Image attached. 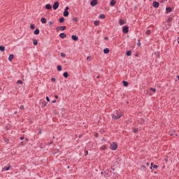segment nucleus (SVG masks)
Returning <instances> with one entry per match:
<instances>
[{"instance_id":"nucleus-53","label":"nucleus","mask_w":179,"mask_h":179,"mask_svg":"<svg viewBox=\"0 0 179 179\" xmlns=\"http://www.w3.org/2000/svg\"><path fill=\"white\" fill-rule=\"evenodd\" d=\"M5 142H6V143H9V139H6V140H5Z\"/></svg>"},{"instance_id":"nucleus-39","label":"nucleus","mask_w":179,"mask_h":179,"mask_svg":"<svg viewBox=\"0 0 179 179\" xmlns=\"http://www.w3.org/2000/svg\"><path fill=\"white\" fill-rule=\"evenodd\" d=\"M10 169V166L4 167V169L6 170V171H8V170H9Z\"/></svg>"},{"instance_id":"nucleus-8","label":"nucleus","mask_w":179,"mask_h":179,"mask_svg":"<svg viewBox=\"0 0 179 179\" xmlns=\"http://www.w3.org/2000/svg\"><path fill=\"white\" fill-rule=\"evenodd\" d=\"M159 5H160V3L157 1H153L152 3V6H154L155 8H159Z\"/></svg>"},{"instance_id":"nucleus-54","label":"nucleus","mask_w":179,"mask_h":179,"mask_svg":"<svg viewBox=\"0 0 179 179\" xmlns=\"http://www.w3.org/2000/svg\"><path fill=\"white\" fill-rule=\"evenodd\" d=\"M46 101H50V97L46 96Z\"/></svg>"},{"instance_id":"nucleus-26","label":"nucleus","mask_w":179,"mask_h":179,"mask_svg":"<svg viewBox=\"0 0 179 179\" xmlns=\"http://www.w3.org/2000/svg\"><path fill=\"white\" fill-rule=\"evenodd\" d=\"M33 44H34V45H38V41H37L36 39H33Z\"/></svg>"},{"instance_id":"nucleus-4","label":"nucleus","mask_w":179,"mask_h":179,"mask_svg":"<svg viewBox=\"0 0 179 179\" xmlns=\"http://www.w3.org/2000/svg\"><path fill=\"white\" fill-rule=\"evenodd\" d=\"M129 31V27L124 26L122 27V33H124V34H128Z\"/></svg>"},{"instance_id":"nucleus-57","label":"nucleus","mask_w":179,"mask_h":179,"mask_svg":"<svg viewBox=\"0 0 179 179\" xmlns=\"http://www.w3.org/2000/svg\"><path fill=\"white\" fill-rule=\"evenodd\" d=\"M95 138H99V134L97 133L95 134Z\"/></svg>"},{"instance_id":"nucleus-42","label":"nucleus","mask_w":179,"mask_h":179,"mask_svg":"<svg viewBox=\"0 0 179 179\" xmlns=\"http://www.w3.org/2000/svg\"><path fill=\"white\" fill-rule=\"evenodd\" d=\"M150 90L154 93H156V88H150Z\"/></svg>"},{"instance_id":"nucleus-32","label":"nucleus","mask_w":179,"mask_h":179,"mask_svg":"<svg viewBox=\"0 0 179 179\" xmlns=\"http://www.w3.org/2000/svg\"><path fill=\"white\" fill-rule=\"evenodd\" d=\"M171 22H173V17H169L167 19V22H168V23H171Z\"/></svg>"},{"instance_id":"nucleus-43","label":"nucleus","mask_w":179,"mask_h":179,"mask_svg":"<svg viewBox=\"0 0 179 179\" xmlns=\"http://www.w3.org/2000/svg\"><path fill=\"white\" fill-rule=\"evenodd\" d=\"M141 169H143V170H146V166L142 165Z\"/></svg>"},{"instance_id":"nucleus-20","label":"nucleus","mask_w":179,"mask_h":179,"mask_svg":"<svg viewBox=\"0 0 179 179\" xmlns=\"http://www.w3.org/2000/svg\"><path fill=\"white\" fill-rule=\"evenodd\" d=\"M41 103L42 104V108H44V107L47 106V102L45 101H42Z\"/></svg>"},{"instance_id":"nucleus-7","label":"nucleus","mask_w":179,"mask_h":179,"mask_svg":"<svg viewBox=\"0 0 179 179\" xmlns=\"http://www.w3.org/2000/svg\"><path fill=\"white\" fill-rule=\"evenodd\" d=\"M98 3H99V1L98 0H92L91 1H90V5H91V6H96V5H98Z\"/></svg>"},{"instance_id":"nucleus-44","label":"nucleus","mask_w":179,"mask_h":179,"mask_svg":"<svg viewBox=\"0 0 179 179\" xmlns=\"http://www.w3.org/2000/svg\"><path fill=\"white\" fill-rule=\"evenodd\" d=\"M20 110H24V106L23 105L20 106Z\"/></svg>"},{"instance_id":"nucleus-18","label":"nucleus","mask_w":179,"mask_h":179,"mask_svg":"<svg viewBox=\"0 0 179 179\" xmlns=\"http://www.w3.org/2000/svg\"><path fill=\"white\" fill-rule=\"evenodd\" d=\"M122 83H123V86H124V87H128V85H129V83L125 80H123Z\"/></svg>"},{"instance_id":"nucleus-33","label":"nucleus","mask_w":179,"mask_h":179,"mask_svg":"<svg viewBox=\"0 0 179 179\" xmlns=\"http://www.w3.org/2000/svg\"><path fill=\"white\" fill-rule=\"evenodd\" d=\"M99 19H106V15L104 14H101L99 15Z\"/></svg>"},{"instance_id":"nucleus-14","label":"nucleus","mask_w":179,"mask_h":179,"mask_svg":"<svg viewBox=\"0 0 179 179\" xmlns=\"http://www.w3.org/2000/svg\"><path fill=\"white\" fill-rule=\"evenodd\" d=\"M34 34H35V36H38V34H40V29H36L34 31Z\"/></svg>"},{"instance_id":"nucleus-52","label":"nucleus","mask_w":179,"mask_h":179,"mask_svg":"<svg viewBox=\"0 0 179 179\" xmlns=\"http://www.w3.org/2000/svg\"><path fill=\"white\" fill-rule=\"evenodd\" d=\"M152 168H153V162L151 163L150 170H152Z\"/></svg>"},{"instance_id":"nucleus-56","label":"nucleus","mask_w":179,"mask_h":179,"mask_svg":"<svg viewBox=\"0 0 179 179\" xmlns=\"http://www.w3.org/2000/svg\"><path fill=\"white\" fill-rule=\"evenodd\" d=\"M83 136V134H79L78 138H82Z\"/></svg>"},{"instance_id":"nucleus-31","label":"nucleus","mask_w":179,"mask_h":179,"mask_svg":"<svg viewBox=\"0 0 179 179\" xmlns=\"http://www.w3.org/2000/svg\"><path fill=\"white\" fill-rule=\"evenodd\" d=\"M31 30H34L36 29V25L34 24H32L30 25Z\"/></svg>"},{"instance_id":"nucleus-30","label":"nucleus","mask_w":179,"mask_h":179,"mask_svg":"<svg viewBox=\"0 0 179 179\" xmlns=\"http://www.w3.org/2000/svg\"><path fill=\"white\" fill-rule=\"evenodd\" d=\"M115 163H117V164H120V163H121V158L120 157L117 158Z\"/></svg>"},{"instance_id":"nucleus-24","label":"nucleus","mask_w":179,"mask_h":179,"mask_svg":"<svg viewBox=\"0 0 179 179\" xmlns=\"http://www.w3.org/2000/svg\"><path fill=\"white\" fill-rule=\"evenodd\" d=\"M108 52H110V49H108V48H106L103 50V53L108 54Z\"/></svg>"},{"instance_id":"nucleus-62","label":"nucleus","mask_w":179,"mask_h":179,"mask_svg":"<svg viewBox=\"0 0 179 179\" xmlns=\"http://www.w3.org/2000/svg\"><path fill=\"white\" fill-rule=\"evenodd\" d=\"M55 99H58V95H55Z\"/></svg>"},{"instance_id":"nucleus-15","label":"nucleus","mask_w":179,"mask_h":179,"mask_svg":"<svg viewBox=\"0 0 179 179\" xmlns=\"http://www.w3.org/2000/svg\"><path fill=\"white\" fill-rule=\"evenodd\" d=\"M59 37H60V38H66V34H65V33H61V34H59Z\"/></svg>"},{"instance_id":"nucleus-35","label":"nucleus","mask_w":179,"mask_h":179,"mask_svg":"<svg viewBox=\"0 0 179 179\" xmlns=\"http://www.w3.org/2000/svg\"><path fill=\"white\" fill-rule=\"evenodd\" d=\"M106 149H107V145H102V146L101 147V150H106Z\"/></svg>"},{"instance_id":"nucleus-28","label":"nucleus","mask_w":179,"mask_h":179,"mask_svg":"<svg viewBox=\"0 0 179 179\" xmlns=\"http://www.w3.org/2000/svg\"><path fill=\"white\" fill-rule=\"evenodd\" d=\"M0 51H1V52H3V51H5V46L0 45Z\"/></svg>"},{"instance_id":"nucleus-64","label":"nucleus","mask_w":179,"mask_h":179,"mask_svg":"<svg viewBox=\"0 0 179 179\" xmlns=\"http://www.w3.org/2000/svg\"><path fill=\"white\" fill-rule=\"evenodd\" d=\"M177 78L178 79V80H179V76H177Z\"/></svg>"},{"instance_id":"nucleus-2","label":"nucleus","mask_w":179,"mask_h":179,"mask_svg":"<svg viewBox=\"0 0 179 179\" xmlns=\"http://www.w3.org/2000/svg\"><path fill=\"white\" fill-rule=\"evenodd\" d=\"M110 149L111 150H117L118 149V144H117L115 142H113L112 144H110Z\"/></svg>"},{"instance_id":"nucleus-45","label":"nucleus","mask_w":179,"mask_h":179,"mask_svg":"<svg viewBox=\"0 0 179 179\" xmlns=\"http://www.w3.org/2000/svg\"><path fill=\"white\" fill-rule=\"evenodd\" d=\"M52 143H54V141L52 140L48 145L50 146V145H52Z\"/></svg>"},{"instance_id":"nucleus-49","label":"nucleus","mask_w":179,"mask_h":179,"mask_svg":"<svg viewBox=\"0 0 179 179\" xmlns=\"http://www.w3.org/2000/svg\"><path fill=\"white\" fill-rule=\"evenodd\" d=\"M85 156H87V155H89V151L85 150Z\"/></svg>"},{"instance_id":"nucleus-47","label":"nucleus","mask_w":179,"mask_h":179,"mask_svg":"<svg viewBox=\"0 0 179 179\" xmlns=\"http://www.w3.org/2000/svg\"><path fill=\"white\" fill-rule=\"evenodd\" d=\"M52 24H54V22H52V21L49 22L50 26H52Z\"/></svg>"},{"instance_id":"nucleus-22","label":"nucleus","mask_w":179,"mask_h":179,"mask_svg":"<svg viewBox=\"0 0 179 179\" xmlns=\"http://www.w3.org/2000/svg\"><path fill=\"white\" fill-rule=\"evenodd\" d=\"M63 76L66 79L68 76H69V74L68 73V72L65 71L64 73H63Z\"/></svg>"},{"instance_id":"nucleus-48","label":"nucleus","mask_w":179,"mask_h":179,"mask_svg":"<svg viewBox=\"0 0 179 179\" xmlns=\"http://www.w3.org/2000/svg\"><path fill=\"white\" fill-rule=\"evenodd\" d=\"M137 45H138V47H141V40H138Z\"/></svg>"},{"instance_id":"nucleus-10","label":"nucleus","mask_w":179,"mask_h":179,"mask_svg":"<svg viewBox=\"0 0 179 179\" xmlns=\"http://www.w3.org/2000/svg\"><path fill=\"white\" fill-rule=\"evenodd\" d=\"M45 9H47L48 10H50L51 9H52V6H51V4L48 3L45 6Z\"/></svg>"},{"instance_id":"nucleus-6","label":"nucleus","mask_w":179,"mask_h":179,"mask_svg":"<svg viewBox=\"0 0 179 179\" xmlns=\"http://www.w3.org/2000/svg\"><path fill=\"white\" fill-rule=\"evenodd\" d=\"M52 8H53L54 10H57L58 9V8H59V2L55 1L53 4Z\"/></svg>"},{"instance_id":"nucleus-5","label":"nucleus","mask_w":179,"mask_h":179,"mask_svg":"<svg viewBox=\"0 0 179 179\" xmlns=\"http://www.w3.org/2000/svg\"><path fill=\"white\" fill-rule=\"evenodd\" d=\"M57 31H64L66 30V26H61V27H56Z\"/></svg>"},{"instance_id":"nucleus-61","label":"nucleus","mask_w":179,"mask_h":179,"mask_svg":"<svg viewBox=\"0 0 179 179\" xmlns=\"http://www.w3.org/2000/svg\"><path fill=\"white\" fill-rule=\"evenodd\" d=\"M25 141H26L27 142H29V138H25Z\"/></svg>"},{"instance_id":"nucleus-40","label":"nucleus","mask_w":179,"mask_h":179,"mask_svg":"<svg viewBox=\"0 0 179 179\" xmlns=\"http://www.w3.org/2000/svg\"><path fill=\"white\" fill-rule=\"evenodd\" d=\"M78 17H74L73 18V22H78Z\"/></svg>"},{"instance_id":"nucleus-11","label":"nucleus","mask_w":179,"mask_h":179,"mask_svg":"<svg viewBox=\"0 0 179 179\" xmlns=\"http://www.w3.org/2000/svg\"><path fill=\"white\" fill-rule=\"evenodd\" d=\"M169 134L171 136H173V138H176V136H178V134L176 131H169Z\"/></svg>"},{"instance_id":"nucleus-3","label":"nucleus","mask_w":179,"mask_h":179,"mask_svg":"<svg viewBox=\"0 0 179 179\" xmlns=\"http://www.w3.org/2000/svg\"><path fill=\"white\" fill-rule=\"evenodd\" d=\"M68 10H69V7L66 6L63 13V16H64V17H68L69 16V11Z\"/></svg>"},{"instance_id":"nucleus-29","label":"nucleus","mask_w":179,"mask_h":179,"mask_svg":"<svg viewBox=\"0 0 179 179\" xmlns=\"http://www.w3.org/2000/svg\"><path fill=\"white\" fill-rule=\"evenodd\" d=\"M57 71H58L59 72H61V71H62V66L58 65V66H57Z\"/></svg>"},{"instance_id":"nucleus-60","label":"nucleus","mask_w":179,"mask_h":179,"mask_svg":"<svg viewBox=\"0 0 179 179\" xmlns=\"http://www.w3.org/2000/svg\"><path fill=\"white\" fill-rule=\"evenodd\" d=\"M104 40H108V38L107 36H105Z\"/></svg>"},{"instance_id":"nucleus-46","label":"nucleus","mask_w":179,"mask_h":179,"mask_svg":"<svg viewBox=\"0 0 179 179\" xmlns=\"http://www.w3.org/2000/svg\"><path fill=\"white\" fill-rule=\"evenodd\" d=\"M152 168H153V169H158V168H159V166H157V165H153V166H152Z\"/></svg>"},{"instance_id":"nucleus-13","label":"nucleus","mask_w":179,"mask_h":179,"mask_svg":"<svg viewBox=\"0 0 179 179\" xmlns=\"http://www.w3.org/2000/svg\"><path fill=\"white\" fill-rule=\"evenodd\" d=\"M115 3H117V1H115V0H112L110 2V6H115Z\"/></svg>"},{"instance_id":"nucleus-12","label":"nucleus","mask_w":179,"mask_h":179,"mask_svg":"<svg viewBox=\"0 0 179 179\" xmlns=\"http://www.w3.org/2000/svg\"><path fill=\"white\" fill-rule=\"evenodd\" d=\"M173 11V8L171 7H166V13H170V12Z\"/></svg>"},{"instance_id":"nucleus-16","label":"nucleus","mask_w":179,"mask_h":179,"mask_svg":"<svg viewBox=\"0 0 179 179\" xmlns=\"http://www.w3.org/2000/svg\"><path fill=\"white\" fill-rule=\"evenodd\" d=\"M41 22L43 23V24H45V23H47V19L45 17H42L41 19Z\"/></svg>"},{"instance_id":"nucleus-9","label":"nucleus","mask_w":179,"mask_h":179,"mask_svg":"<svg viewBox=\"0 0 179 179\" xmlns=\"http://www.w3.org/2000/svg\"><path fill=\"white\" fill-rule=\"evenodd\" d=\"M71 39L73 41H78V40H79V37L76 35H72L71 36Z\"/></svg>"},{"instance_id":"nucleus-23","label":"nucleus","mask_w":179,"mask_h":179,"mask_svg":"<svg viewBox=\"0 0 179 179\" xmlns=\"http://www.w3.org/2000/svg\"><path fill=\"white\" fill-rule=\"evenodd\" d=\"M64 22H65V18L62 17L59 19V23H64Z\"/></svg>"},{"instance_id":"nucleus-21","label":"nucleus","mask_w":179,"mask_h":179,"mask_svg":"<svg viewBox=\"0 0 179 179\" xmlns=\"http://www.w3.org/2000/svg\"><path fill=\"white\" fill-rule=\"evenodd\" d=\"M119 24H120V26H122L123 24H125V21H124V20H119Z\"/></svg>"},{"instance_id":"nucleus-55","label":"nucleus","mask_w":179,"mask_h":179,"mask_svg":"<svg viewBox=\"0 0 179 179\" xmlns=\"http://www.w3.org/2000/svg\"><path fill=\"white\" fill-rule=\"evenodd\" d=\"M165 0H160V3H164Z\"/></svg>"},{"instance_id":"nucleus-41","label":"nucleus","mask_w":179,"mask_h":179,"mask_svg":"<svg viewBox=\"0 0 179 179\" xmlns=\"http://www.w3.org/2000/svg\"><path fill=\"white\" fill-rule=\"evenodd\" d=\"M51 82L55 83V82H57V79H55V78H51Z\"/></svg>"},{"instance_id":"nucleus-27","label":"nucleus","mask_w":179,"mask_h":179,"mask_svg":"<svg viewBox=\"0 0 179 179\" xmlns=\"http://www.w3.org/2000/svg\"><path fill=\"white\" fill-rule=\"evenodd\" d=\"M133 132L134 134H138V132H139V130L138 129V128H133Z\"/></svg>"},{"instance_id":"nucleus-1","label":"nucleus","mask_w":179,"mask_h":179,"mask_svg":"<svg viewBox=\"0 0 179 179\" xmlns=\"http://www.w3.org/2000/svg\"><path fill=\"white\" fill-rule=\"evenodd\" d=\"M122 113L121 111L116 110L115 114L112 115V118H114L115 120H120L121 117H122Z\"/></svg>"},{"instance_id":"nucleus-51","label":"nucleus","mask_w":179,"mask_h":179,"mask_svg":"<svg viewBox=\"0 0 179 179\" xmlns=\"http://www.w3.org/2000/svg\"><path fill=\"white\" fill-rule=\"evenodd\" d=\"M20 141H23L24 139V136H22L20 138Z\"/></svg>"},{"instance_id":"nucleus-34","label":"nucleus","mask_w":179,"mask_h":179,"mask_svg":"<svg viewBox=\"0 0 179 179\" xmlns=\"http://www.w3.org/2000/svg\"><path fill=\"white\" fill-rule=\"evenodd\" d=\"M94 26H99V24H100V21H94Z\"/></svg>"},{"instance_id":"nucleus-17","label":"nucleus","mask_w":179,"mask_h":179,"mask_svg":"<svg viewBox=\"0 0 179 179\" xmlns=\"http://www.w3.org/2000/svg\"><path fill=\"white\" fill-rule=\"evenodd\" d=\"M15 58V55L13 54H10L8 57V61H12Z\"/></svg>"},{"instance_id":"nucleus-50","label":"nucleus","mask_w":179,"mask_h":179,"mask_svg":"<svg viewBox=\"0 0 179 179\" xmlns=\"http://www.w3.org/2000/svg\"><path fill=\"white\" fill-rule=\"evenodd\" d=\"M20 145H21V146H24V141H22V142L20 143Z\"/></svg>"},{"instance_id":"nucleus-38","label":"nucleus","mask_w":179,"mask_h":179,"mask_svg":"<svg viewBox=\"0 0 179 179\" xmlns=\"http://www.w3.org/2000/svg\"><path fill=\"white\" fill-rule=\"evenodd\" d=\"M17 83L19 84V85H23V81H22V80H18L17 81Z\"/></svg>"},{"instance_id":"nucleus-37","label":"nucleus","mask_w":179,"mask_h":179,"mask_svg":"<svg viewBox=\"0 0 179 179\" xmlns=\"http://www.w3.org/2000/svg\"><path fill=\"white\" fill-rule=\"evenodd\" d=\"M60 57H62V58H65V57H66V55H65V53H64V52H62L60 54Z\"/></svg>"},{"instance_id":"nucleus-25","label":"nucleus","mask_w":179,"mask_h":179,"mask_svg":"<svg viewBox=\"0 0 179 179\" xmlns=\"http://www.w3.org/2000/svg\"><path fill=\"white\" fill-rule=\"evenodd\" d=\"M151 33H152V31H151L150 29H148V30L145 31V34H146L147 36H150Z\"/></svg>"},{"instance_id":"nucleus-59","label":"nucleus","mask_w":179,"mask_h":179,"mask_svg":"<svg viewBox=\"0 0 179 179\" xmlns=\"http://www.w3.org/2000/svg\"><path fill=\"white\" fill-rule=\"evenodd\" d=\"M52 103H57V100H52Z\"/></svg>"},{"instance_id":"nucleus-36","label":"nucleus","mask_w":179,"mask_h":179,"mask_svg":"<svg viewBox=\"0 0 179 179\" xmlns=\"http://www.w3.org/2000/svg\"><path fill=\"white\" fill-rule=\"evenodd\" d=\"M59 150L56 149V150H55V152L52 153V155H53V156H55V155H57V153H59Z\"/></svg>"},{"instance_id":"nucleus-58","label":"nucleus","mask_w":179,"mask_h":179,"mask_svg":"<svg viewBox=\"0 0 179 179\" xmlns=\"http://www.w3.org/2000/svg\"><path fill=\"white\" fill-rule=\"evenodd\" d=\"M143 122H145V120H141V124H143Z\"/></svg>"},{"instance_id":"nucleus-19","label":"nucleus","mask_w":179,"mask_h":179,"mask_svg":"<svg viewBox=\"0 0 179 179\" xmlns=\"http://www.w3.org/2000/svg\"><path fill=\"white\" fill-rule=\"evenodd\" d=\"M126 55H127V57H131V55H132V51H131V50L127 51V52H126Z\"/></svg>"},{"instance_id":"nucleus-63","label":"nucleus","mask_w":179,"mask_h":179,"mask_svg":"<svg viewBox=\"0 0 179 179\" xmlns=\"http://www.w3.org/2000/svg\"><path fill=\"white\" fill-rule=\"evenodd\" d=\"M150 164L149 162H147V163H146V166H150Z\"/></svg>"}]
</instances>
